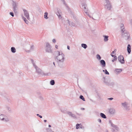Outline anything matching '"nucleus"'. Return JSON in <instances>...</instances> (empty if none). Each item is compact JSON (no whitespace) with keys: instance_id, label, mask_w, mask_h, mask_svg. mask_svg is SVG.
<instances>
[{"instance_id":"obj_22","label":"nucleus","mask_w":132,"mask_h":132,"mask_svg":"<svg viewBox=\"0 0 132 132\" xmlns=\"http://www.w3.org/2000/svg\"><path fill=\"white\" fill-rule=\"evenodd\" d=\"M11 51L13 53H15L16 52V50L15 48L14 47H12L11 48Z\"/></svg>"},{"instance_id":"obj_52","label":"nucleus","mask_w":132,"mask_h":132,"mask_svg":"<svg viewBox=\"0 0 132 132\" xmlns=\"http://www.w3.org/2000/svg\"><path fill=\"white\" fill-rule=\"evenodd\" d=\"M88 15L89 16V17L91 18V16L89 15V14Z\"/></svg>"},{"instance_id":"obj_28","label":"nucleus","mask_w":132,"mask_h":132,"mask_svg":"<svg viewBox=\"0 0 132 132\" xmlns=\"http://www.w3.org/2000/svg\"><path fill=\"white\" fill-rule=\"evenodd\" d=\"M116 52V49L114 50L113 51L111 54V55L112 56V55H115V52Z\"/></svg>"},{"instance_id":"obj_35","label":"nucleus","mask_w":132,"mask_h":132,"mask_svg":"<svg viewBox=\"0 0 132 132\" xmlns=\"http://www.w3.org/2000/svg\"><path fill=\"white\" fill-rule=\"evenodd\" d=\"M80 128L83 129H84V127L83 126H82V124H80Z\"/></svg>"},{"instance_id":"obj_54","label":"nucleus","mask_w":132,"mask_h":132,"mask_svg":"<svg viewBox=\"0 0 132 132\" xmlns=\"http://www.w3.org/2000/svg\"><path fill=\"white\" fill-rule=\"evenodd\" d=\"M40 98H41V99H43V98L42 97H40Z\"/></svg>"},{"instance_id":"obj_6","label":"nucleus","mask_w":132,"mask_h":132,"mask_svg":"<svg viewBox=\"0 0 132 132\" xmlns=\"http://www.w3.org/2000/svg\"><path fill=\"white\" fill-rule=\"evenodd\" d=\"M31 61L33 64L34 67L36 69V72L39 74H41L42 72V70L38 68L35 65L34 61L32 60H31Z\"/></svg>"},{"instance_id":"obj_53","label":"nucleus","mask_w":132,"mask_h":132,"mask_svg":"<svg viewBox=\"0 0 132 132\" xmlns=\"http://www.w3.org/2000/svg\"><path fill=\"white\" fill-rule=\"evenodd\" d=\"M48 130H51V129H50L48 128Z\"/></svg>"},{"instance_id":"obj_30","label":"nucleus","mask_w":132,"mask_h":132,"mask_svg":"<svg viewBox=\"0 0 132 132\" xmlns=\"http://www.w3.org/2000/svg\"><path fill=\"white\" fill-rule=\"evenodd\" d=\"M79 98L80 99L82 100H83V101H85V98H84V96L82 95H80L79 97Z\"/></svg>"},{"instance_id":"obj_9","label":"nucleus","mask_w":132,"mask_h":132,"mask_svg":"<svg viewBox=\"0 0 132 132\" xmlns=\"http://www.w3.org/2000/svg\"><path fill=\"white\" fill-rule=\"evenodd\" d=\"M109 122L111 124V126L113 127L114 128V129H113V132H114V131L115 130H116L117 131H118L119 130V128L117 127V126L112 123L111 121H109Z\"/></svg>"},{"instance_id":"obj_1","label":"nucleus","mask_w":132,"mask_h":132,"mask_svg":"<svg viewBox=\"0 0 132 132\" xmlns=\"http://www.w3.org/2000/svg\"><path fill=\"white\" fill-rule=\"evenodd\" d=\"M57 55L56 56V59L59 66L61 68L63 67V64L65 60V55L62 51H57L56 52Z\"/></svg>"},{"instance_id":"obj_29","label":"nucleus","mask_w":132,"mask_h":132,"mask_svg":"<svg viewBox=\"0 0 132 132\" xmlns=\"http://www.w3.org/2000/svg\"><path fill=\"white\" fill-rule=\"evenodd\" d=\"M50 84L52 85H54L55 84V81L54 80H52L50 81Z\"/></svg>"},{"instance_id":"obj_31","label":"nucleus","mask_w":132,"mask_h":132,"mask_svg":"<svg viewBox=\"0 0 132 132\" xmlns=\"http://www.w3.org/2000/svg\"><path fill=\"white\" fill-rule=\"evenodd\" d=\"M82 9L84 8V7H85V6H87L86 4L85 3H83L82 4Z\"/></svg>"},{"instance_id":"obj_16","label":"nucleus","mask_w":132,"mask_h":132,"mask_svg":"<svg viewBox=\"0 0 132 132\" xmlns=\"http://www.w3.org/2000/svg\"><path fill=\"white\" fill-rule=\"evenodd\" d=\"M116 73L119 74L122 71V69H116L115 70Z\"/></svg>"},{"instance_id":"obj_4","label":"nucleus","mask_w":132,"mask_h":132,"mask_svg":"<svg viewBox=\"0 0 132 132\" xmlns=\"http://www.w3.org/2000/svg\"><path fill=\"white\" fill-rule=\"evenodd\" d=\"M104 81L105 84L107 85H112L113 84V82H111V80L110 79L108 78H105V77H103Z\"/></svg>"},{"instance_id":"obj_18","label":"nucleus","mask_w":132,"mask_h":132,"mask_svg":"<svg viewBox=\"0 0 132 132\" xmlns=\"http://www.w3.org/2000/svg\"><path fill=\"white\" fill-rule=\"evenodd\" d=\"M68 22L70 26H71L72 27H74L75 26V24L73 23L72 22H70L69 20H68Z\"/></svg>"},{"instance_id":"obj_40","label":"nucleus","mask_w":132,"mask_h":132,"mask_svg":"<svg viewBox=\"0 0 132 132\" xmlns=\"http://www.w3.org/2000/svg\"><path fill=\"white\" fill-rule=\"evenodd\" d=\"M6 109L9 111H11V109L9 107H7L6 108Z\"/></svg>"},{"instance_id":"obj_34","label":"nucleus","mask_w":132,"mask_h":132,"mask_svg":"<svg viewBox=\"0 0 132 132\" xmlns=\"http://www.w3.org/2000/svg\"><path fill=\"white\" fill-rule=\"evenodd\" d=\"M57 15L59 16V18H61V16L60 13L59 12H57Z\"/></svg>"},{"instance_id":"obj_27","label":"nucleus","mask_w":132,"mask_h":132,"mask_svg":"<svg viewBox=\"0 0 132 132\" xmlns=\"http://www.w3.org/2000/svg\"><path fill=\"white\" fill-rule=\"evenodd\" d=\"M96 58L98 60H100L101 59V57L99 54H97L96 56Z\"/></svg>"},{"instance_id":"obj_46","label":"nucleus","mask_w":132,"mask_h":132,"mask_svg":"<svg viewBox=\"0 0 132 132\" xmlns=\"http://www.w3.org/2000/svg\"><path fill=\"white\" fill-rule=\"evenodd\" d=\"M55 48H57L58 47V46L57 45H55Z\"/></svg>"},{"instance_id":"obj_51","label":"nucleus","mask_w":132,"mask_h":132,"mask_svg":"<svg viewBox=\"0 0 132 132\" xmlns=\"http://www.w3.org/2000/svg\"><path fill=\"white\" fill-rule=\"evenodd\" d=\"M81 109L82 110H85V109L84 108H82Z\"/></svg>"},{"instance_id":"obj_10","label":"nucleus","mask_w":132,"mask_h":132,"mask_svg":"<svg viewBox=\"0 0 132 132\" xmlns=\"http://www.w3.org/2000/svg\"><path fill=\"white\" fill-rule=\"evenodd\" d=\"M118 60L121 64H124L125 63V60L123 56L120 55L118 57Z\"/></svg>"},{"instance_id":"obj_33","label":"nucleus","mask_w":132,"mask_h":132,"mask_svg":"<svg viewBox=\"0 0 132 132\" xmlns=\"http://www.w3.org/2000/svg\"><path fill=\"white\" fill-rule=\"evenodd\" d=\"M80 127V124L77 123L76 125V129H78Z\"/></svg>"},{"instance_id":"obj_48","label":"nucleus","mask_w":132,"mask_h":132,"mask_svg":"<svg viewBox=\"0 0 132 132\" xmlns=\"http://www.w3.org/2000/svg\"><path fill=\"white\" fill-rule=\"evenodd\" d=\"M87 12V11H86V12H85V13H86V15H89V14H88V12Z\"/></svg>"},{"instance_id":"obj_25","label":"nucleus","mask_w":132,"mask_h":132,"mask_svg":"<svg viewBox=\"0 0 132 132\" xmlns=\"http://www.w3.org/2000/svg\"><path fill=\"white\" fill-rule=\"evenodd\" d=\"M113 57H114L113 59L112 60V62H114V61H116L117 59V57L115 55H112Z\"/></svg>"},{"instance_id":"obj_17","label":"nucleus","mask_w":132,"mask_h":132,"mask_svg":"<svg viewBox=\"0 0 132 132\" xmlns=\"http://www.w3.org/2000/svg\"><path fill=\"white\" fill-rule=\"evenodd\" d=\"M109 112L111 114H114L115 112V110L113 108H111L109 110Z\"/></svg>"},{"instance_id":"obj_44","label":"nucleus","mask_w":132,"mask_h":132,"mask_svg":"<svg viewBox=\"0 0 132 132\" xmlns=\"http://www.w3.org/2000/svg\"><path fill=\"white\" fill-rule=\"evenodd\" d=\"M98 121L99 122H100V123H101V120L100 119H98Z\"/></svg>"},{"instance_id":"obj_37","label":"nucleus","mask_w":132,"mask_h":132,"mask_svg":"<svg viewBox=\"0 0 132 132\" xmlns=\"http://www.w3.org/2000/svg\"><path fill=\"white\" fill-rule=\"evenodd\" d=\"M10 14L11 15V16H12V17H13L14 16V14L12 12H10Z\"/></svg>"},{"instance_id":"obj_15","label":"nucleus","mask_w":132,"mask_h":132,"mask_svg":"<svg viewBox=\"0 0 132 132\" xmlns=\"http://www.w3.org/2000/svg\"><path fill=\"white\" fill-rule=\"evenodd\" d=\"M127 50L128 54H130L131 52V46L130 44L128 45Z\"/></svg>"},{"instance_id":"obj_11","label":"nucleus","mask_w":132,"mask_h":132,"mask_svg":"<svg viewBox=\"0 0 132 132\" xmlns=\"http://www.w3.org/2000/svg\"><path fill=\"white\" fill-rule=\"evenodd\" d=\"M24 15L26 17L28 20L30 19L29 16L28 12L26 10L23 9V10Z\"/></svg>"},{"instance_id":"obj_55","label":"nucleus","mask_w":132,"mask_h":132,"mask_svg":"<svg viewBox=\"0 0 132 132\" xmlns=\"http://www.w3.org/2000/svg\"><path fill=\"white\" fill-rule=\"evenodd\" d=\"M106 132H108V131H107Z\"/></svg>"},{"instance_id":"obj_41","label":"nucleus","mask_w":132,"mask_h":132,"mask_svg":"<svg viewBox=\"0 0 132 132\" xmlns=\"http://www.w3.org/2000/svg\"><path fill=\"white\" fill-rule=\"evenodd\" d=\"M52 42L54 43H55L56 42V40L55 39H53L52 40Z\"/></svg>"},{"instance_id":"obj_8","label":"nucleus","mask_w":132,"mask_h":132,"mask_svg":"<svg viewBox=\"0 0 132 132\" xmlns=\"http://www.w3.org/2000/svg\"><path fill=\"white\" fill-rule=\"evenodd\" d=\"M12 5L14 12L15 14L17 13L18 12L16 9L17 4L14 1H12Z\"/></svg>"},{"instance_id":"obj_7","label":"nucleus","mask_w":132,"mask_h":132,"mask_svg":"<svg viewBox=\"0 0 132 132\" xmlns=\"http://www.w3.org/2000/svg\"><path fill=\"white\" fill-rule=\"evenodd\" d=\"M122 37L126 39H128L129 38V35L128 32L127 31L122 32Z\"/></svg>"},{"instance_id":"obj_13","label":"nucleus","mask_w":132,"mask_h":132,"mask_svg":"<svg viewBox=\"0 0 132 132\" xmlns=\"http://www.w3.org/2000/svg\"><path fill=\"white\" fill-rule=\"evenodd\" d=\"M121 104L125 109L127 110L128 109V106H127L128 103L126 102L122 103Z\"/></svg>"},{"instance_id":"obj_24","label":"nucleus","mask_w":132,"mask_h":132,"mask_svg":"<svg viewBox=\"0 0 132 132\" xmlns=\"http://www.w3.org/2000/svg\"><path fill=\"white\" fill-rule=\"evenodd\" d=\"M81 46L82 47L84 48V49H86L87 47V45L85 44H82Z\"/></svg>"},{"instance_id":"obj_5","label":"nucleus","mask_w":132,"mask_h":132,"mask_svg":"<svg viewBox=\"0 0 132 132\" xmlns=\"http://www.w3.org/2000/svg\"><path fill=\"white\" fill-rule=\"evenodd\" d=\"M0 120L5 122H7L9 120L8 118L5 115L3 114L0 115Z\"/></svg>"},{"instance_id":"obj_19","label":"nucleus","mask_w":132,"mask_h":132,"mask_svg":"<svg viewBox=\"0 0 132 132\" xmlns=\"http://www.w3.org/2000/svg\"><path fill=\"white\" fill-rule=\"evenodd\" d=\"M123 24H121V28L122 32H123L125 31L124 29V27Z\"/></svg>"},{"instance_id":"obj_36","label":"nucleus","mask_w":132,"mask_h":132,"mask_svg":"<svg viewBox=\"0 0 132 132\" xmlns=\"http://www.w3.org/2000/svg\"><path fill=\"white\" fill-rule=\"evenodd\" d=\"M86 7L87 6H85V7H84V8L83 9L84 10L85 12L87 11H88L87 9L86 8Z\"/></svg>"},{"instance_id":"obj_39","label":"nucleus","mask_w":132,"mask_h":132,"mask_svg":"<svg viewBox=\"0 0 132 132\" xmlns=\"http://www.w3.org/2000/svg\"><path fill=\"white\" fill-rule=\"evenodd\" d=\"M34 49V46L33 45L31 46L30 47V50H33Z\"/></svg>"},{"instance_id":"obj_49","label":"nucleus","mask_w":132,"mask_h":132,"mask_svg":"<svg viewBox=\"0 0 132 132\" xmlns=\"http://www.w3.org/2000/svg\"><path fill=\"white\" fill-rule=\"evenodd\" d=\"M44 121L45 122H47V120H44Z\"/></svg>"},{"instance_id":"obj_32","label":"nucleus","mask_w":132,"mask_h":132,"mask_svg":"<svg viewBox=\"0 0 132 132\" xmlns=\"http://www.w3.org/2000/svg\"><path fill=\"white\" fill-rule=\"evenodd\" d=\"M103 72H104V73L106 75H109V72L107 71L106 70H103Z\"/></svg>"},{"instance_id":"obj_26","label":"nucleus","mask_w":132,"mask_h":132,"mask_svg":"<svg viewBox=\"0 0 132 132\" xmlns=\"http://www.w3.org/2000/svg\"><path fill=\"white\" fill-rule=\"evenodd\" d=\"M22 18L23 19V20L25 22L26 24H28V21L26 19L25 17H24L23 16H22Z\"/></svg>"},{"instance_id":"obj_50","label":"nucleus","mask_w":132,"mask_h":132,"mask_svg":"<svg viewBox=\"0 0 132 132\" xmlns=\"http://www.w3.org/2000/svg\"><path fill=\"white\" fill-rule=\"evenodd\" d=\"M51 127V125H48V127Z\"/></svg>"},{"instance_id":"obj_14","label":"nucleus","mask_w":132,"mask_h":132,"mask_svg":"<svg viewBox=\"0 0 132 132\" xmlns=\"http://www.w3.org/2000/svg\"><path fill=\"white\" fill-rule=\"evenodd\" d=\"M67 114L71 116L72 117L74 118H76V117L75 115L73 114L71 112H67Z\"/></svg>"},{"instance_id":"obj_23","label":"nucleus","mask_w":132,"mask_h":132,"mask_svg":"<svg viewBox=\"0 0 132 132\" xmlns=\"http://www.w3.org/2000/svg\"><path fill=\"white\" fill-rule=\"evenodd\" d=\"M100 115L103 118L106 119V117L105 115L103 113H101Z\"/></svg>"},{"instance_id":"obj_20","label":"nucleus","mask_w":132,"mask_h":132,"mask_svg":"<svg viewBox=\"0 0 132 132\" xmlns=\"http://www.w3.org/2000/svg\"><path fill=\"white\" fill-rule=\"evenodd\" d=\"M48 13L47 12H45L44 13V17L45 19H47L48 18V17L47 16Z\"/></svg>"},{"instance_id":"obj_21","label":"nucleus","mask_w":132,"mask_h":132,"mask_svg":"<svg viewBox=\"0 0 132 132\" xmlns=\"http://www.w3.org/2000/svg\"><path fill=\"white\" fill-rule=\"evenodd\" d=\"M104 41L105 42H107L108 40L109 36H104Z\"/></svg>"},{"instance_id":"obj_3","label":"nucleus","mask_w":132,"mask_h":132,"mask_svg":"<svg viewBox=\"0 0 132 132\" xmlns=\"http://www.w3.org/2000/svg\"><path fill=\"white\" fill-rule=\"evenodd\" d=\"M45 49L46 52L52 53V51L51 49V46L49 43H46Z\"/></svg>"},{"instance_id":"obj_43","label":"nucleus","mask_w":132,"mask_h":132,"mask_svg":"<svg viewBox=\"0 0 132 132\" xmlns=\"http://www.w3.org/2000/svg\"><path fill=\"white\" fill-rule=\"evenodd\" d=\"M113 99V98L112 97H111V98H108V99L109 100H112Z\"/></svg>"},{"instance_id":"obj_12","label":"nucleus","mask_w":132,"mask_h":132,"mask_svg":"<svg viewBox=\"0 0 132 132\" xmlns=\"http://www.w3.org/2000/svg\"><path fill=\"white\" fill-rule=\"evenodd\" d=\"M100 63L102 67L103 68L105 67L106 65V63L105 61L102 60L100 61Z\"/></svg>"},{"instance_id":"obj_38","label":"nucleus","mask_w":132,"mask_h":132,"mask_svg":"<svg viewBox=\"0 0 132 132\" xmlns=\"http://www.w3.org/2000/svg\"><path fill=\"white\" fill-rule=\"evenodd\" d=\"M36 115H37V116H38V117H39L40 118H42V116H40V115H39V114H37Z\"/></svg>"},{"instance_id":"obj_2","label":"nucleus","mask_w":132,"mask_h":132,"mask_svg":"<svg viewBox=\"0 0 132 132\" xmlns=\"http://www.w3.org/2000/svg\"><path fill=\"white\" fill-rule=\"evenodd\" d=\"M104 5L105 9L110 10L111 9L112 6L109 0H105Z\"/></svg>"},{"instance_id":"obj_42","label":"nucleus","mask_w":132,"mask_h":132,"mask_svg":"<svg viewBox=\"0 0 132 132\" xmlns=\"http://www.w3.org/2000/svg\"><path fill=\"white\" fill-rule=\"evenodd\" d=\"M53 64L54 65V66H53V68H55L56 66H55V62H53Z\"/></svg>"},{"instance_id":"obj_47","label":"nucleus","mask_w":132,"mask_h":132,"mask_svg":"<svg viewBox=\"0 0 132 132\" xmlns=\"http://www.w3.org/2000/svg\"><path fill=\"white\" fill-rule=\"evenodd\" d=\"M67 49L68 50H70V47L69 46H67Z\"/></svg>"},{"instance_id":"obj_45","label":"nucleus","mask_w":132,"mask_h":132,"mask_svg":"<svg viewBox=\"0 0 132 132\" xmlns=\"http://www.w3.org/2000/svg\"><path fill=\"white\" fill-rule=\"evenodd\" d=\"M6 99H7V100L8 101V102H10V100L9 99V98H6Z\"/></svg>"}]
</instances>
